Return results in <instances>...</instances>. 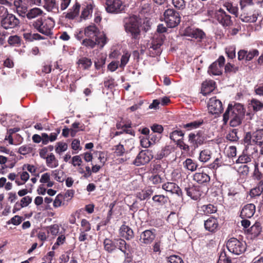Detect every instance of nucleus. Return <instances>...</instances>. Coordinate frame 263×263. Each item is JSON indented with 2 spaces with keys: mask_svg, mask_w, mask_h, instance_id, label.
Returning a JSON list of instances; mask_svg holds the SVG:
<instances>
[{
  "mask_svg": "<svg viewBox=\"0 0 263 263\" xmlns=\"http://www.w3.org/2000/svg\"><path fill=\"white\" fill-rule=\"evenodd\" d=\"M99 33L100 30L95 24L85 27L84 34L85 38L82 40V45L88 49H92L96 46L102 49L107 43L108 39L103 32L100 35Z\"/></svg>",
  "mask_w": 263,
  "mask_h": 263,
  "instance_id": "nucleus-1",
  "label": "nucleus"
},
{
  "mask_svg": "<svg viewBox=\"0 0 263 263\" xmlns=\"http://www.w3.org/2000/svg\"><path fill=\"white\" fill-rule=\"evenodd\" d=\"M123 23L125 32L130 34L131 39L134 43H138L141 35V19L137 15H133L124 18Z\"/></svg>",
  "mask_w": 263,
  "mask_h": 263,
  "instance_id": "nucleus-2",
  "label": "nucleus"
},
{
  "mask_svg": "<svg viewBox=\"0 0 263 263\" xmlns=\"http://www.w3.org/2000/svg\"><path fill=\"white\" fill-rule=\"evenodd\" d=\"M31 23L32 26L41 33L49 37L53 35L52 29L55 25V22L52 18L41 17L33 21Z\"/></svg>",
  "mask_w": 263,
  "mask_h": 263,
  "instance_id": "nucleus-3",
  "label": "nucleus"
},
{
  "mask_svg": "<svg viewBox=\"0 0 263 263\" xmlns=\"http://www.w3.org/2000/svg\"><path fill=\"white\" fill-rule=\"evenodd\" d=\"M165 36L163 34H156L149 44L148 50L151 57L160 55L162 51V47Z\"/></svg>",
  "mask_w": 263,
  "mask_h": 263,
  "instance_id": "nucleus-4",
  "label": "nucleus"
},
{
  "mask_svg": "<svg viewBox=\"0 0 263 263\" xmlns=\"http://www.w3.org/2000/svg\"><path fill=\"white\" fill-rule=\"evenodd\" d=\"M164 20L169 28L177 26L181 21V17L179 12L173 8H168L163 13Z\"/></svg>",
  "mask_w": 263,
  "mask_h": 263,
  "instance_id": "nucleus-5",
  "label": "nucleus"
},
{
  "mask_svg": "<svg viewBox=\"0 0 263 263\" xmlns=\"http://www.w3.org/2000/svg\"><path fill=\"white\" fill-rule=\"evenodd\" d=\"M227 247L230 252L239 255L245 251L246 243L245 242L240 241L237 238L233 237L228 241Z\"/></svg>",
  "mask_w": 263,
  "mask_h": 263,
  "instance_id": "nucleus-6",
  "label": "nucleus"
},
{
  "mask_svg": "<svg viewBox=\"0 0 263 263\" xmlns=\"http://www.w3.org/2000/svg\"><path fill=\"white\" fill-rule=\"evenodd\" d=\"M214 18L224 28H229L233 24L231 16L221 8L215 11Z\"/></svg>",
  "mask_w": 263,
  "mask_h": 263,
  "instance_id": "nucleus-7",
  "label": "nucleus"
},
{
  "mask_svg": "<svg viewBox=\"0 0 263 263\" xmlns=\"http://www.w3.org/2000/svg\"><path fill=\"white\" fill-rule=\"evenodd\" d=\"M125 6L121 0H106L105 9L110 13L117 14L124 11Z\"/></svg>",
  "mask_w": 263,
  "mask_h": 263,
  "instance_id": "nucleus-8",
  "label": "nucleus"
},
{
  "mask_svg": "<svg viewBox=\"0 0 263 263\" xmlns=\"http://www.w3.org/2000/svg\"><path fill=\"white\" fill-rule=\"evenodd\" d=\"M96 6L93 0H88L82 4V11L80 15L81 21L90 19L92 17L93 10Z\"/></svg>",
  "mask_w": 263,
  "mask_h": 263,
  "instance_id": "nucleus-9",
  "label": "nucleus"
},
{
  "mask_svg": "<svg viewBox=\"0 0 263 263\" xmlns=\"http://www.w3.org/2000/svg\"><path fill=\"white\" fill-rule=\"evenodd\" d=\"M0 24L4 29L7 30L18 26L20 20L13 14L9 13L2 18Z\"/></svg>",
  "mask_w": 263,
  "mask_h": 263,
  "instance_id": "nucleus-10",
  "label": "nucleus"
},
{
  "mask_svg": "<svg viewBox=\"0 0 263 263\" xmlns=\"http://www.w3.org/2000/svg\"><path fill=\"white\" fill-rule=\"evenodd\" d=\"M225 63V59L223 56H220L218 59L213 62L209 67L208 73L214 76H220L222 74V68Z\"/></svg>",
  "mask_w": 263,
  "mask_h": 263,
  "instance_id": "nucleus-11",
  "label": "nucleus"
},
{
  "mask_svg": "<svg viewBox=\"0 0 263 263\" xmlns=\"http://www.w3.org/2000/svg\"><path fill=\"white\" fill-rule=\"evenodd\" d=\"M153 158L148 150H142L138 154L133 163L136 166H140L148 163Z\"/></svg>",
  "mask_w": 263,
  "mask_h": 263,
  "instance_id": "nucleus-12",
  "label": "nucleus"
},
{
  "mask_svg": "<svg viewBox=\"0 0 263 263\" xmlns=\"http://www.w3.org/2000/svg\"><path fill=\"white\" fill-rule=\"evenodd\" d=\"M156 230L155 229H151L144 231L140 235V242L144 245H150L156 238Z\"/></svg>",
  "mask_w": 263,
  "mask_h": 263,
  "instance_id": "nucleus-13",
  "label": "nucleus"
},
{
  "mask_svg": "<svg viewBox=\"0 0 263 263\" xmlns=\"http://www.w3.org/2000/svg\"><path fill=\"white\" fill-rule=\"evenodd\" d=\"M245 115V109L243 105L239 103H230L222 115Z\"/></svg>",
  "mask_w": 263,
  "mask_h": 263,
  "instance_id": "nucleus-14",
  "label": "nucleus"
},
{
  "mask_svg": "<svg viewBox=\"0 0 263 263\" xmlns=\"http://www.w3.org/2000/svg\"><path fill=\"white\" fill-rule=\"evenodd\" d=\"M209 113L212 115H219L223 111L222 102L215 98L210 99L208 105Z\"/></svg>",
  "mask_w": 263,
  "mask_h": 263,
  "instance_id": "nucleus-15",
  "label": "nucleus"
},
{
  "mask_svg": "<svg viewBox=\"0 0 263 263\" xmlns=\"http://www.w3.org/2000/svg\"><path fill=\"white\" fill-rule=\"evenodd\" d=\"M184 35L199 40L204 39L205 36V33L201 29L191 27H187L185 29Z\"/></svg>",
  "mask_w": 263,
  "mask_h": 263,
  "instance_id": "nucleus-16",
  "label": "nucleus"
},
{
  "mask_svg": "<svg viewBox=\"0 0 263 263\" xmlns=\"http://www.w3.org/2000/svg\"><path fill=\"white\" fill-rule=\"evenodd\" d=\"M184 191L188 196L195 200L199 199L202 195L200 187L198 185H192L185 187Z\"/></svg>",
  "mask_w": 263,
  "mask_h": 263,
  "instance_id": "nucleus-17",
  "label": "nucleus"
},
{
  "mask_svg": "<svg viewBox=\"0 0 263 263\" xmlns=\"http://www.w3.org/2000/svg\"><path fill=\"white\" fill-rule=\"evenodd\" d=\"M162 189L172 194H175L178 196H182V193L179 186L175 182H167L163 184Z\"/></svg>",
  "mask_w": 263,
  "mask_h": 263,
  "instance_id": "nucleus-18",
  "label": "nucleus"
},
{
  "mask_svg": "<svg viewBox=\"0 0 263 263\" xmlns=\"http://www.w3.org/2000/svg\"><path fill=\"white\" fill-rule=\"evenodd\" d=\"M204 228L212 233H215L219 229V223L216 218L211 217L204 221Z\"/></svg>",
  "mask_w": 263,
  "mask_h": 263,
  "instance_id": "nucleus-19",
  "label": "nucleus"
},
{
  "mask_svg": "<svg viewBox=\"0 0 263 263\" xmlns=\"http://www.w3.org/2000/svg\"><path fill=\"white\" fill-rule=\"evenodd\" d=\"M241 11V13L239 17L242 22L251 23H255L257 20L259 15L258 12L256 13L254 12L253 14H251L248 12L246 9Z\"/></svg>",
  "mask_w": 263,
  "mask_h": 263,
  "instance_id": "nucleus-20",
  "label": "nucleus"
},
{
  "mask_svg": "<svg viewBox=\"0 0 263 263\" xmlns=\"http://www.w3.org/2000/svg\"><path fill=\"white\" fill-rule=\"evenodd\" d=\"M255 212V205L252 203L247 204L242 209L240 217L242 219L250 218L254 215Z\"/></svg>",
  "mask_w": 263,
  "mask_h": 263,
  "instance_id": "nucleus-21",
  "label": "nucleus"
},
{
  "mask_svg": "<svg viewBox=\"0 0 263 263\" xmlns=\"http://www.w3.org/2000/svg\"><path fill=\"white\" fill-rule=\"evenodd\" d=\"M193 180L198 184L206 185L210 182L211 178L208 174L203 172H197L194 174Z\"/></svg>",
  "mask_w": 263,
  "mask_h": 263,
  "instance_id": "nucleus-22",
  "label": "nucleus"
},
{
  "mask_svg": "<svg viewBox=\"0 0 263 263\" xmlns=\"http://www.w3.org/2000/svg\"><path fill=\"white\" fill-rule=\"evenodd\" d=\"M80 8V4L76 1L72 7L68 10V12L65 15V18L71 20H74L79 15Z\"/></svg>",
  "mask_w": 263,
  "mask_h": 263,
  "instance_id": "nucleus-23",
  "label": "nucleus"
},
{
  "mask_svg": "<svg viewBox=\"0 0 263 263\" xmlns=\"http://www.w3.org/2000/svg\"><path fill=\"white\" fill-rule=\"evenodd\" d=\"M216 83L213 80H206L202 83L201 93L206 96L210 94L215 88Z\"/></svg>",
  "mask_w": 263,
  "mask_h": 263,
  "instance_id": "nucleus-24",
  "label": "nucleus"
},
{
  "mask_svg": "<svg viewBox=\"0 0 263 263\" xmlns=\"http://www.w3.org/2000/svg\"><path fill=\"white\" fill-rule=\"evenodd\" d=\"M119 233L121 237L124 238L126 240H130L134 237V233L133 230L128 226L122 224L120 229Z\"/></svg>",
  "mask_w": 263,
  "mask_h": 263,
  "instance_id": "nucleus-25",
  "label": "nucleus"
},
{
  "mask_svg": "<svg viewBox=\"0 0 263 263\" xmlns=\"http://www.w3.org/2000/svg\"><path fill=\"white\" fill-rule=\"evenodd\" d=\"M43 6L48 12L55 14L59 12V7L56 0H44Z\"/></svg>",
  "mask_w": 263,
  "mask_h": 263,
  "instance_id": "nucleus-26",
  "label": "nucleus"
},
{
  "mask_svg": "<svg viewBox=\"0 0 263 263\" xmlns=\"http://www.w3.org/2000/svg\"><path fill=\"white\" fill-rule=\"evenodd\" d=\"M153 193L154 191L151 188L143 190L140 192H137L136 194V197L142 201L149 199Z\"/></svg>",
  "mask_w": 263,
  "mask_h": 263,
  "instance_id": "nucleus-27",
  "label": "nucleus"
},
{
  "mask_svg": "<svg viewBox=\"0 0 263 263\" xmlns=\"http://www.w3.org/2000/svg\"><path fill=\"white\" fill-rule=\"evenodd\" d=\"M77 64L83 70H88L91 66L92 62L91 60L88 58L82 57L78 60Z\"/></svg>",
  "mask_w": 263,
  "mask_h": 263,
  "instance_id": "nucleus-28",
  "label": "nucleus"
},
{
  "mask_svg": "<svg viewBox=\"0 0 263 263\" xmlns=\"http://www.w3.org/2000/svg\"><path fill=\"white\" fill-rule=\"evenodd\" d=\"M116 248H118L123 253H125L129 250L130 246L128 245L126 241L122 239H115Z\"/></svg>",
  "mask_w": 263,
  "mask_h": 263,
  "instance_id": "nucleus-29",
  "label": "nucleus"
},
{
  "mask_svg": "<svg viewBox=\"0 0 263 263\" xmlns=\"http://www.w3.org/2000/svg\"><path fill=\"white\" fill-rule=\"evenodd\" d=\"M263 108V103L258 100L253 99L248 105V108L250 110L252 109L254 111L260 110Z\"/></svg>",
  "mask_w": 263,
  "mask_h": 263,
  "instance_id": "nucleus-30",
  "label": "nucleus"
},
{
  "mask_svg": "<svg viewBox=\"0 0 263 263\" xmlns=\"http://www.w3.org/2000/svg\"><path fill=\"white\" fill-rule=\"evenodd\" d=\"M171 153V148L170 146H165L160 151H158L155 155L154 158L157 160H161L163 158L167 157Z\"/></svg>",
  "mask_w": 263,
  "mask_h": 263,
  "instance_id": "nucleus-31",
  "label": "nucleus"
},
{
  "mask_svg": "<svg viewBox=\"0 0 263 263\" xmlns=\"http://www.w3.org/2000/svg\"><path fill=\"white\" fill-rule=\"evenodd\" d=\"M46 162L47 165L50 168L56 167L59 165V161L52 153L47 156Z\"/></svg>",
  "mask_w": 263,
  "mask_h": 263,
  "instance_id": "nucleus-32",
  "label": "nucleus"
},
{
  "mask_svg": "<svg viewBox=\"0 0 263 263\" xmlns=\"http://www.w3.org/2000/svg\"><path fill=\"white\" fill-rule=\"evenodd\" d=\"M262 230L261 224L259 222H256L251 228L248 230V232L252 235L253 237H256L258 236L261 233Z\"/></svg>",
  "mask_w": 263,
  "mask_h": 263,
  "instance_id": "nucleus-33",
  "label": "nucleus"
},
{
  "mask_svg": "<svg viewBox=\"0 0 263 263\" xmlns=\"http://www.w3.org/2000/svg\"><path fill=\"white\" fill-rule=\"evenodd\" d=\"M183 164L185 168L191 172L196 171L198 166L197 163L190 158L186 159Z\"/></svg>",
  "mask_w": 263,
  "mask_h": 263,
  "instance_id": "nucleus-34",
  "label": "nucleus"
},
{
  "mask_svg": "<svg viewBox=\"0 0 263 263\" xmlns=\"http://www.w3.org/2000/svg\"><path fill=\"white\" fill-rule=\"evenodd\" d=\"M105 250L108 252L111 253L116 248V241L106 238L104 240Z\"/></svg>",
  "mask_w": 263,
  "mask_h": 263,
  "instance_id": "nucleus-35",
  "label": "nucleus"
},
{
  "mask_svg": "<svg viewBox=\"0 0 263 263\" xmlns=\"http://www.w3.org/2000/svg\"><path fill=\"white\" fill-rule=\"evenodd\" d=\"M253 142L261 145L263 143V129L253 133Z\"/></svg>",
  "mask_w": 263,
  "mask_h": 263,
  "instance_id": "nucleus-36",
  "label": "nucleus"
},
{
  "mask_svg": "<svg viewBox=\"0 0 263 263\" xmlns=\"http://www.w3.org/2000/svg\"><path fill=\"white\" fill-rule=\"evenodd\" d=\"M212 154L209 149H204L200 152L199 160L202 162H206L211 158Z\"/></svg>",
  "mask_w": 263,
  "mask_h": 263,
  "instance_id": "nucleus-37",
  "label": "nucleus"
},
{
  "mask_svg": "<svg viewBox=\"0 0 263 263\" xmlns=\"http://www.w3.org/2000/svg\"><path fill=\"white\" fill-rule=\"evenodd\" d=\"M152 200L159 205H163L167 202L168 197L163 195H156L152 198Z\"/></svg>",
  "mask_w": 263,
  "mask_h": 263,
  "instance_id": "nucleus-38",
  "label": "nucleus"
},
{
  "mask_svg": "<svg viewBox=\"0 0 263 263\" xmlns=\"http://www.w3.org/2000/svg\"><path fill=\"white\" fill-rule=\"evenodd\" d=\"M217 210L216 206L211 204L203 205L201 207V211L204 215H209L215 213Z\"/></svg>",
  "mask_w": 263,
  "mask_h": 263,
  "instance_id": "nucleus-39",
  "label": "nucleus"
},
{
  "mask_svg": "<svg viewBox=\"0 0 263 263\" xmlns=\"http://www.w3.org/2000/svg\"><path fill=\"white\" fill-rule=\"evenodd\" d=\"M43 11L38 8H35L30 10L26 14V16L28 19L34 18L39 15H41Z\"/></svg>",
  "mask_w": 263,
  "mask_h": 263,
  "instance_id": "nucleus-40",
  "label": "nucleus"
},
{
  "mask_svg": "<svg viewBox=\"0 0 263 263\" xmlns=\"http://www.w3.org/2000/svg\"><path fill=\"white\" fill-rule=\"evenodd\" d=\"M203 123V120H199L198 121H194L190 123L184 124L182 125V127L184 128H187L188 129H192L196 128L201 125Z\"/></svg>",
  "mask_w": 263,
  "mask_h": 263,
  "instance_id": "nucleus-41",
  "label": "nucleus"
},
{
  "mask_svg": "<svg viewBox=\"0 0 263 263\" xmlns=\"http://www.w3.org/2000/svg\"><path fill=\"white\" fill-rule=\"evenodd\" d=\"M223 6L226 9L232 14H233L235 17L238 16V8L237 6H234L230 3H226Z\"/></svg>",
  "mask_w": 263,
  "mask_h": 263,
  "instance_id": "nucleus-42",
  "label": "nucleus"
},
{
  "mask_svg": "<svg viewBox=\"0 0 263 263\" xmlns=\"http://www.w3.org/2000/svg\"><path fill=\"white\" fill-rule=\"evenodd\" d=\"M8 43L11 46H18L21 45V39L16 35H11L8 38Z\"/></svg>",
  "mask_w": 263,
  "mask_h": 263,
  "instance_id": "nucleus-43",
  "label": "nucleus"
},
{
  "mask_svg": "<svg viewBox=\"0 0 263 263\" xmlns=\"http://www.w3.org/2000/svg\"><path fill=\"white\" fill-rule=\"evenodd\" d=\"M172 4L177 10H182L186 7L185 0H172Z\"/></svg>",
  "mask_w": 263,
  "mask_h": 263,
  "instance_id": "nucleus-44",
  "label": "nucleus"
},
{
  "mask_svg": "<svg viewBox=\"0 0 263 263\" xmlns=\"http://www.w3.org/2000/svg\"><path fill=\"white\" fill-rule=\"evenodd\" d=\"M52 174L54 179L58 182H63L65 179L63 177L64 173L62 171L55 170L52 171Z\"/></svg>",
  "mask_w": 263,
  "mask_h": 263,
  "instance_id": "nucleus-45",
  "label": "nucleus"
},
{
  "mask_svg": "<svg viewBox=\"0 0 263 263\" xmlns=\"http://www.w3.org/2000/svg\"><path fill=\"white\" fill-rule=\"evenodd\" d=\"M106 58L104 56L99 57L97 61H95V66L96 69L99 70L102 68L105 64Z\"/></svg>",
  "mask_w": 263,
  "mask_h": 263,
  "instance_id": "nucleus-46",
  "label": "nucleus"
},
{
  "mask_svg": "<svg viewBox=\"0 0 263 263\" xmlns=\"http://www.w3.org/2000/svg\"><path fill=\"white\" fill-rule=\"evenodd\" d=\"M237 134V129H233L227 134L226 138L227 140L232 142L237 141L238 140V137Z\"/></svg>",
  "mask_w": 263,
  "mask_h": 263,
  "instance_id": "nucleus-47",
  "label": "nucleus"
},
{
  "mask_svg": "<svg viewBox=\"0 0 263 263\" xmlns=\"http://www.w3.org/2000/svg\"><path fill=\"white\" fill-rule=\"evenodd\" d=\"M219 157H217L213 163L209 165V167L212 169H217L218 167L221 166L222 164V157L221 155L219 154Z\"/></svg>",
  "mask_w": 263,
  "mask_h": 263,
  "instance_id": "nucleus-48",
  "label": "nucleus"
},
{
  "mask_svg": "<svg viewBox=\"0 0 263 263\" xmlns=\"http://www.w3.org/2000/svg\"><path fill=\"white\" fill-rule=\"evenodd\" d=\"M252 160V157L250 156H249L246 154H242L236 161V163H247L248 162H251Z\"/></svg>",
  "mask_w": 263,
  "mask_h": 263,
  "instance_id": "nucleus-49",
  "label": "nucleus"
},
{
  "mask_svg": "<svg viewBox=\"0 0 263 263\" xmlns=\"http://www.w3.org/2000/svg\"><path fill=\"white\" fill-rule=\"evenodd\" d=\"M24 218L18 215H15L7 222L8 224H13L14 226H18L21 223Z\"/></svg>",
  "mask_w": 263,
  "mask_h": 263,
  "instance_id": "nucleus-50",
  "label": "nucleus"
},
{
  "mask_svg": "<svg viewBox=\"0 0 263 263\" xmlns=\"http://www.w3.org/2000/svg\"><path fill=\"white\" fill-rule=\"evenodd\" d=\"M183 136L184 133L181 130H176L171 133L170 138L174 141H178V140H179L178 138L180 137H183Z\"/></svg>",
  "mask_w": 263,
  "mask_h": 263,
  "instance_id": "nucleus-51",
  "label": "nucleus"
},
{
  "mask_svg": "<svg viewBox=\"0 0 263 263\" xmlns=\"http://www.w3.org/2000/svg\"><path fill=\"white\" fill-rule=\"evenodd\" d=\"M121 120L118 121L116 124V127L117 129H122L124 128H129L131 127L132 123L131 122L127 121L124 122L122 121V118H120Z\"/></svg>",
  "mask_w": 263,
  "mask_h": 263,
  "instance_id": "nucleus-52",
  "label": "nucleus"
},
{
  "mask_svg": "<svg viewBox=\"0 0 263 263\" xmlns=\"http://www.w3.org/2000/svg\"><path fill=\"white\" fill-rule=\"evenodd\" d=\"M259 55V51L256 49H253L249 51H247L246 61H250L252 60L255 57Z\"/></svg>",
  "mask_w": 263,
  "mask_h": 263,
  "instance_id": "nucleus-53",
  "label": "nucleus"
},
{
  "mask_svg": "<svg viewBox=\"0 0 263 263\" xmlns=\"http://www.w3.org/2000/svg\"><path fill=\"white\" fill-rule=\"evenodd\" d=\"M217 263H232V261L230 257L226 255V252H222L220 253Z\"/></svg>",
  "mask_w": 263,
  "mask_h": 263,
  "instance_id": "nucleus-54",
  "label": "nucleus"
},
{
  "mask_svg": "<svg viewBox=\"0 0 263 263\" xmlns=\"http://www.w3.org/2000/svg\"><path fill=\"white\" fill-rule=\"evenodd\" d=\"M57 145L58 146L55 148V152L59 154L63 152L66 151L68 147L67 144L64 142H58Z\"/></svg>",
  "mask_w": 263,
  "mask_h": 263,
  "instance_id": "nucleus-55",
  "label": "nucleus"
},
{
  "mask_svg": "<svg viewBox=\"0 0 263 263\" xmlns=\"http://www.w3.org/2000/svg\"><path fill=\"white\" fill-rule=\"evenodd\" d=\"M226 52L228 58L233 59L236 57L235 47L230 46L226 48Z\"/></svg>",
  "mask_w": 263,
  "mask_h": 263,
  "instance_id": "nucleus-56",
  "label": "nucleus"
},
{
  "mask_svg": "<svg viewBox=\"0 0 263 263\" xmlns=\"http://www.w3.org/2000/svg\"><path fill=\"white\" fill-rule=\"evenodd\" d=\"M241 116H234V118L231 120L230 125L232 127H236L239 125L242 122V118Z\"/></svg>",
  "mask_w": 263,
  "mask_h": 263,
  "instance_id": "nucleus-57",
  "label": "nucleus"
},
{
  "mask_svg": "<svg viewBox=\"0 0 263 263\" xmlns=\"http://www.w3.org/2000/svg\"><path fill=\"white\" fill-rule=\"evenodd\" d=\"M167 261L169 263H183L182 259L180 256L176 255L168 257Z\"/></svg>",
  "mask_w": 263,
  "mask_h": 263,
  "instance_id": "nucleus-58",
  "label": "nucleus"
},
{
  "mask_svg": "<svg viewBox=\"0 0 263 263\" xmlns=\"http://www.w3.org/2000/svg\"><path fill=\"white\" fill-rule=\"evenodd\" d=\"M226 72H236L238 71L239 68L229 63H227L224 67Z\"/></svg>",
  "mask_w": 263,
  "mask_h": 263,
  "instance_id": "nucleus-59",
  "label": "nucleus"
},
{
  "mask_svg": "<svg viewBox=\"0 0 263 263\" xmlns=\"http://www.w3.org/2000/svg\"><path fill=\"white\" fill-rule=\"evenodd\" d=\"M261 193L263 194V189H260L259 187L256 186L253 189H251L250 191V195L251 197H254L256 196H259Z\"/></svg>",
  "mask_w": 263,
  "mask_h": 263,
  "instance_id": "nucleus-60",
  "label": "nucleus"
},
{
  "mask_svg": "<svg viewBox=\"0 0 263 263\" xmlns=\"http://www.w3.org/2000/svg\"><path fill=\"white\" fill-rule=\"evenodd\" d=\"M239 5L240 10H243L245 9L246 7L253 5L254 3L253 0H240Z\"/></svg>",
  "mask_w": 263,
  "mask_h": 263,
  "instance_id": "nucleus-61",
  "label": "nucleus"
},
{
  "mask_svg": "<svg viewBox=\"0 0 263 263\" xmlns=\"http://www.w3.org/2000/svg\"><path fill=\"white\" fill-rule=\"evenodd\" d=\"M81 225L83 228L82 231L88 232L91 230V225L89 222L85 219H82Z\"/></svg>",
  "mask_w": 263,
  "mask_h": 263,
  "instance_id": "nucleus-62",
  "label": "nucleus"
},
{
  "mask_svg": "<svg viewBox=\"0 0 263 263\" xmlns=\"http://www.w3.org/2000/svg\"><path fill=\"white\" fill-rule=\"evenodd\" d=\"M189 142L190 146L193 147L194 148L197 147L196 144V136L194 133H191L189 135Z\"/></svg>",
  "mask_w": 263,
  "mask_h": 263,
  "instance_id": "nucleus-63",
  "label": "nucleus"
},
{
  "mask_svg": "<svg viewBox=\"0 0 263 263\" xmlns=\"http://www.w3.org/2000/svg\"><path fill=\"white\" fill-rule=\"evenodd\" d=\"M125 152L124 146L121 144L115 146V153L117 156H121L123 155Z\"/></svg>",
  "mask_w": 263,
  "mask_h": 263,
  "instance_id": "nucleus-64",
  "label": "nucleus"
}]
</instances>
